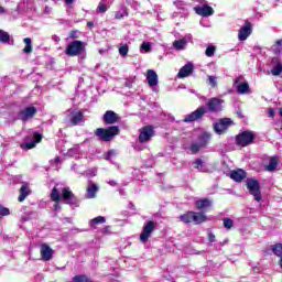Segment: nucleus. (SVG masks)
Listing matches in <instances>:
<instances>
[{
    "instance_id": "obj_1",
    "label": "nucleus",
    "mask_w": 282,
    "mask_h": 282,
    "mask_svg": "<svg viewBox=\"0 0 282 282\" xmlns=\"http://www.w3.org/2000/svg\"><path fill=\"white\" fill-rule=\"evenodd\" d=\"M61 197L64 199L65 204H68L69 206H76L78 204V199L72 193V189L69 187H63L59 189L58 187H54L51 193V199L52 202H55L53 208L54 210H61Z\"/></svg>"
},
{
    "instance_id": "obj_2",
    "label": "nucleus",
    "mask_w": 282,
    "mask_h": 282,
    "mask_svg": "<svg viewBox=\"0 0 282 282\" xmlns=\"http://www.w3.org/2000/svg\"><path fill=\"white\" fill-rule=\"evenodd\" d=\"M85 47H87V44L83 41L75 40L65 48L66 56L74 57V56H80V58H85Z\"/></svg>"
},
{
    "instance_id": "obj_3",
    "label": "nucleus",
    "mask_w": 282,
    "mask_h": 282,
    "mask_svg": "<svg viewBox=\"0 0 282 282\" xmlns=\"http://www.w3.org/2000/svg\"><path fill=\"white\" fill-rule=\"evenodd\" d=\"M118 133H120V128H118L117 126L109 127L108 129L99 128L95 132L97 138H99L104 142L111 141L113 139V135H118Z\"/></svg>"
},
{
    "instance_id": "obj_4",
    "label": "nucleus",
    "mask_w": 282,
    "mask_h": 282,
    "mask_svg": "<svg viewBox=\"0 0 282 282\" xmlns=\"http://www.w3.org/2000/svg\"><path fill=\"white\" fill-rule=\"evenodd\" d=\"M208 140H210V134H208V132H202L198 135L197 142L192 143L189 151L193 154L199 153V150L204 149V147H206V144H208Z\"/></svg>"
},
{
    "instance_id": "obj_5",
    "label": "nucleus",
    "mask_w": 282,
    "mask_h": 282,
    "mask_svg": "<svg viewBox=\"0 0 282 282\" xmlns=\"http://www.w3.org/2000/svg\"><path fill=\"white\" fill-rule=\"evenodd\" d=\"M247 187L250 193L256 199V202H261V186L259 185V181L254 178H248L247 180Z\"/></svg>"
},
{
    "instance_id": "obj_6",
    "label": "nucleus",
    "mask_w": 282,
    "mask_h": 282,
    "mask_svg": "<svg viewBox=\"0 0 282 282\" xmlns=\"http://www.w3.org/2000/svg\"><path fill=\"white\" fill-rule=\"evenodd\" d=\"M253 140L254 132L243 131L236 137V144H238V147H248V144H252Z\"/></svg>"
},
{
    "instance_id": "obj_7",
    "label": "nucleus",
    "mask_w": 282,
    "mask_h": 282,
    "mask_svg": "<svg viewBox=\"0 0 282 282\" xmlns=\"http://www.w3.org/2000/svg\"><path fill=\"white\" fill-rule=\"evenodd\" d=\"M207 111H210V113H219L220 111H224V99H219L217 97L210 98L207 104Z\"/></svg>"
},
{
    "instance_id": "obj_8",
    "label": "nucleus",
    "mask_w": 282,
    "mask_h": 282,
    "mask_svg": "<svg viewBox=\"0 0 282 282\" xmlns=\"http://www.w3.org/2000/svg\"><path fill=\"white\" fill-rule=\"evenodd\" d=\"M84 113L85 112L83 110L72 108L66 111V118H67V120H69V122H72V124L76 126V124H80V122H83Z\"/></svg>"
},
{
    "instance_id": "obj_9",
    "label": "nucleus",
    "mask_w": 282,
    "mask_h": 282,
    "mask_svg": "<svg viewBox=\"0 0 282 282\" xmlns=\"http://www.w3.org/2000/svg\"><path fill=\"white\" fill-rule=\"evenodd\" d=\"M231 124L232 120L230 118L220 119L214 124V131H216L218 135H221L223 133H226V131H228V127H230Z\"/></svg>"
},
{
    "instance_id": "obj_10",
    "label": "nucleus",
    "mask_w": 282,
    "mask_h": 282,
    "mask_svg": "<svg viewBox=\"0 0 282 282\" xmlns=\"http://www.w3.org/2000/svg\"><path fill=\"white\" fill-rule=\"evenodd\" d=\"M153 135H155V131L153 130V127L145 126L140 129L139 142L141 144H144V142H149L151 138H153Z\"/></svg>"
},
{
    "instance_id": "obj_11",
    "label": "nucleus",
    "mask_w": 282,
    "mask_h": 282,
    "mask_svg": "<svg viewBox=\"0 0 282 282\" xmlns=\"http://www.w3.org/2000/svg\"><path fill=\"white\" fill-rule=\"evenodd\" d=\"M153 230H155V223L153 220H150L143 227V230L140 235V241H142V243H147V241H149V238L153 234Z\"/></svg>"
},
{
    "instance_id": "obj_12",
    "label": "nucleus",
    "mask_w": 282,
    "mask_h": 282,
    "mask_svg": "<svg viewBox=\"0 0 282 282\" xmlns=\"http://www.w3.org/2000/svg\"><path fill=\"white\" fill-rule=\"evenodd\" d=\"M36 116V107L30 106L24 109H22L19 113L18 117L22 122H28V120H32Z\"/></svg>"
},
{
    "instance_id": "obj_13",
    "label": "nucleus",
    "mask_w": 282,
    "mask_h": 282,
    "mask_svg": "<svg viewBox=\"0 0 282 282\" xmlns=\"http://www.w3.org/2000/svg\"><path fill=\"white\" fill-rule=\"evenodd\" d=\"M41 140H43V137L40 133L35 132L32 135V141L21 143L20 147L23 151H30V149H34V147H36V144H39V142H41Z\"/></svg>"
},
{
    "instance_id": "obj_14",
    "label": "nucleus",
    "mask_w": 282,
    "mask_h": 282,
    "mask_svg": "<svg viewBox=\"0 0 282 282\" xmlns=\"http://www.w3.org/2000/svg\"><path fill=\"white\" fill-rule=\"evenodd\" d=\"M241 82V77H237L236 79H234V85L236 86V89L238 91V94L240 95H246V94H250V85H248L247 82Z\"/></svg>"
},
{
    "instance_id": "obj_15",
    "label": "nucleus",
    "mask_w": 282,
    "mask_h": 282,
    "mask_svg": "<svg viewBox=\"0 0 282 282\" xmlns=\"http://www.w3.org/2000/svg\"><path fill=\"white\" fill-rule=\"evenodd\" d=\"M147 80H148V85L149 87H151L152 91H155V87H158V73H155V70L153 69H148L147 70Z\"/></svg>"
},
{
    "instance_id": "obj_16",
    "label": "nucleus",
    "mask_w": 282,
    "mask_h": 282,
    "mask_svg": "<svg viewBox=\"0 0 282 282\" xmlns=\"http://www.w3.org/2000/svg\"><path fill=\"white\" fill-rule=\"evenodd\" d=\"M40 252L42 261H52V257H54V250L50 246L45 243L41 245Z\"/></svg>"
},
{
    "instance_id": "obj_17",
    "label": "nucleus",
    "mask_w": 282,
    "mask_h": 282,
    "mask_svg": "<svg viewBox=\"0 0 282 282\" xmlns=\"http://www.w3.org/2000/svg\"><path fill=\"white\" fill-rule=\"evenodd\" d=\"M194 12L199 17H213L215 14V10L208 4H204L202 7H194Z\"/></svg>"
},
{
    "instance_id": "obj_18",
    "label": "nucleus",
    "mask_w": 282,
    "mask_h": 282,
    "mask_svg": "<svg viewBox=\"0 0 282 282\" xmlns=\"http://www.w3.org/2000/svg\"><path fill=\"white\" fill-rule=\"evenodd\" d=\"M204 113H206V108L200 107L197 110H195L194 112L187 115L185 117V119L183 120V122H195V120H199V118H202V116H204Z\"/></svg>"
},
{
    "instance_id": "obj_19",
    "label": "nucleus",
    "mask_w": 282,
    "mask_h": 282,
    "mask_svg": "<svg viewBox=\"0 0 282 282\" xmlns=\"http://www.w3.org/2000/svg\"><path fill=\"white\" fill-rule=\"evenodd\" d=\"M98 184L94 183V181H88L86 188V199H94L96 197V193H98Z\"/></svg>"
},
{
    "instance_id": "obj_20",
    "label": "nucleus",
    "mask_w": 282,
    "mask_h": 282,
    "mask_svg": "<svg viewBox=\"0 0 282 282\" xmlns=\"http://www.w3.org/2000/svg\"><path fill=\"white\" fill-rule=\"evenodd\" d=\"M250 34H252V25L250 24V22H247L239 30L238 39H239V41H246L248 39V36H250Z\"/></svg>"
},
{
    "instance_id": "obj_21",
    "label": "nucleus",
    "mask_w": 282,
    "mask_h": 282,
    "mask_svg": "<svg viewBox=\"0 0 282 282\" xmlns=\"http://www.w3.org/2000/svg\"><path fill=\"white\" fill-rule=\"evenodd\" d=\"M29 195H32V189L30 188V183L24 182L22 183V186L20 188V195L18 197V202H25Z\"/></svg>"
},
{
    "instance_id": "obj_22",
    "label": "nucleus",
    "mask_w": 282,
    "mask_h": 282,
    "mask_svg": "<svg viewBox=\"0 0 282 282\" xmlns=\"http://www.w3.org/2000/svg\"><path fill=\"white\" fill-rule=\"evenodd\" d=\"M104 122H106V124H115V122H118V115L111 110L106 111Z\"/></svg>"
},
{
    "instance_id": "obj_23",
    "label": "nucleus",
    "mask_w": 282,
    "mask_h": 282,
    "mask_svg": "<svg viewBox=\"0 0 282 282\" xmlns=\"http://www.w3.org/2000/svg\"><path fill=\"white\" fill-rule=\"evenodd\" d=\"M230 178L234 180V182H243V180H246V171L243 170L231 171Z\"/></svg>"
},
{
    "instance_id": "obj_24",
    "label": "nucleus",
    "mask_w": 282,
    "mask_h": 282,
    "mask_svg": "<svg viewBox=\"0 0 282 282\" xmlns=\"http://www.w3.org/2000/svg\"><path fill=\"white\" fill-rule=\"evenodd\" d=\"M193 74V64H186L178 72V78H187Z\"/></svg>"
},
{
    "instance_id": "obj_25",
    "label": "nucleus",
    "mask_w": 282,
    "mask_h": 282,
    "mask_svg": "<svg viewBox=\"0 0 282 282\" xmlns=\"http://www.w3.org/2000/svg\"><path fill=\"white\" fill-rule=\"evenodd\" d=\"M278 166H279V159H276V156H271L269 159V164L265 165L264 169L265 171H269V173H274Z\"/></svg>"
},
{
    "instance_id": "obj_26",
    "label": "nucleus",
    "mask_w": 282,
    "mask_h": 282,
    "mask_svg": "<svg viewBox=\"0 0 282 282\" xmlns=\"http://www.w3.org/2000/svg\"><path fill=\"white\" fill-rule=\"evenodd\" d=\"M188 44V41L186 37H183L181 40H176L173 42L174 50H177L178 52H182V50L186 48V45Z\"/></svg>"
},
{
    "instance_id": "obj_27",
    "label": "nucleus",
    "mask_w": 282,
    "mask_h": 282,
    "mask_svg": "<svg viewBox=\"0 0 282 282\" xmlns=\"http://www.w3.org/2000/svg\"><path fill=\"white\" fill-rule=\"evenodd\" d=\"M273 63L275 65L271 69L272 76H281V74H282V63H281V61L274 58Z\"/></svg>"
},
{
    "instance_id": "obj_28",
    "label": "nucleus",
    "mask_w": 282,
    "mask_h": 282,
    "mask_svg": "<svg viewBox=\"0 0 282 282\" xmlns=\"http://www.w3.org/2000/svg\"><path fill=\"white\" fill-rule=\"evenodd\" d=\"M213 206V200L205 198L196 202V208L198 210H204L205 208H210Z\"/></svg>"
},
{
    "instance_id": "obj_29",
    "label": "nucleus",
    "mask_w": 282,
    "mask_h": 282,
    "mask_svg": "<svg viewBox=\"0 0 282 282\" xmlns=\"http://www.w3.org/2000/svg\"><path fill=\"white\" fill-rule=\"evenodd\" d=\"M140 52L141 54H150V52H153V46L151 45V42H143L140 45Z\"/></svg>"
},
{
    "instance_id": "obj_30",
    "label": "nucleus",
    "mask_w": 282,
    "mask_h": 282,
    "mask_svg": "<svg viewBox=\"0 0 282 282\" xmlns=\"http://www.w3.org/2000/svg\"><path fill=\"white\" fill-rule=\"evenodd\" d=\"M194 224H204V221H206V215H204L203 213H194L193 212V220Z\"/></svg>"
},
{
    "instance_id": "obj_31",
    "label": "nucleus",
    "mask_w": 282,
    "mask_h": 282,
    "mask_svg": "<svg viewBox=\"0 0 282 282\" xmlns=\"http://www.w3.org/2000/svg\"><path fill=\"white\" fill-rule=\"evenodd\" d=\"M25 47L23 48L24 54H32V39L25 37L23 40Z\"/></svg>"
},
{
    "instance_id": "obj_32",
    "label": "nucleus",
    "mask_w": 282,
    "mask_h": 282,
    "mask_svg": "<svg viewBox=\"0 0 282 282\" xmlns=\"http://www.w3.org/2000/svg\"><path fill=\"white\" fill-rule=\"evenodd\" d=\"M180 220L183 221V224H191V221H193V212L181 215Z\"/></svg>"
},
{
    "instance_id": "obj_33",
    "label": "nucleus",
    "mask_w": 282,
    "mask_h": 282,
    "mask_svg": "<svg viewBox=\"0 0 282 282\" xmlns=\"http://www.w3.org/2000/svg\"><path fill=\"white\" fill-rule=\"evenodd\" d=\"M0 43H10V34L3 30H0Z\"/></svg>"
},
{
    "instance_id": "obj_34",
    "label": "nucleus",
    "mask_w": 282,
    "mask_h": 282,
    "mask_svg": "<svg viewBox=\"0 0 282 282\" xmlns=\"http://www.w3.org/2000/svg\"><path fill=\"white\" fill-rule=\"evenodd\" d=\"M107 221L104 216H98L89 221L90 226H97L98 224H105Z\"/></svg>"
},
{
    "instance_id": "obj_35",
    "label": "nucleus",
    "mask_w": 282,
    "mask_h": 282,
    "mask_svg": "<svg viewBox=\"0 0 282 282\" xmlns=\"http://www.w3.org/2000/svg\"><path fill=\"white\" fill-rule=\"evenodd\" d=\"M272 252L276 256V257H282V243H276L274 246H272Z\"/></svg>"
},
{
    "instance_id": "obj_36",
    "label": "nucleus",
    "mask_w": 282,
    "mask_h": 282,
    "mask_svg": "<svg viewBox=\"0 0 282 282\" xmlns=\"http://www.w3.org/2000/svg\"><path fill=\"white\" fill-rule=\"evenodd\" d=\"M207 85L213 88L217 87V75H209L207 78Z\"/></svg>"
},
{
    "instance_id": "obj_37",
    "label": "nucleus",
    "mask_w": 282,
    "mask_h": 282,
    "mask_svg": "<svg viewBox=\"0 0 282 282\" xmlns=\"http://www.w3.org/2000/svg\"><path fill=\"white\" fill-rule=\"evenodd\" d=\"M108 8H107V3L105 2V0H101L97 7V12L105 14V12H107Z\"/></svg>"
},
{
    "instance_id": "obj_38",
    "label": "nucleus",
    "mask_w": 282,
    "mask_h": 282,
    "mask_svg": "<svg viewBox=\"0 0 282 282\" xmlns=\"http://www.w3.org/2000/svg\"><path fill=\"white\" fill-rule=\"evenodd\" d=\"M272 51L274 52V54H281V51H282V40H279V41L272 46Z\"/></svg>"
},
{
    "instance_id": "obj_39",
    "label": "nucleus",
    "mask_w": 282,
    "mask_h": 282,
    "mask_svg": "<svg viewBox=\"0 0 282 282\" xmlns=\"http://www.w3.org/2000/svg\"><path fill=\"white\" fill-rule=\"evenodd\" d=\"M223 224L227 230H230V228H232V226H235V221L230 218L223 219Z\"/></svg>"
},
{
    "instance_id": "obj_40",
    "label": "nucleus",
    "mask_w": 282,
    "mask_h": 282,
    "mask_svg": "<svg viewBox=\"0 0 282 282\" xmlns=\"http://www.w3.org/2000/svg\"><path fill=\"white\" fill-rule=\"evenodd\" d=\"M119 54L120 56H127L129 54V45L123 44L119 47Z\"/></svg>"
},
{
    "instance_id": "obj_41",
    "label": "nucleus",
    "mask_w": 282,
    "mask_h": 282,
    "mask_svg": "<svg viewBox=\"0 0 282 282\" xmlns=\"http://www.w3.org/2000/svg\"><path fill=\"white\" fill-rule=\"evenodd\" d=\"M129 13L127 12V9H122L121 11H117L115 14V19H124Z\"/></svg>"
},
{
    "instance_id": "obj_42",
    "label": "nucleus",
    "mask_w": 282,
    "mask_h": 282,
    "mask_svg": "<svg viewBox=\"0 0 282 282\" xmlns=\"http://www.w3.org/2000/svg\"><path fill=\"white\" fill-rule=\"evenodd\" d=\"M193 164L194 169H197V171H204V162L202 159H197Z\"/></svg>"
},
{
    "instance_id": "obj_43",
    "label": "nucleus",
    "mask_w": 282,
    "mask_h": 282,
    "mask_svg": "<svg viewBox=\"0 0 282 282\" xmlns=\"http://www.w3.org/2000/svg\"><path fill=\"white\" fill-rule=\"evenodd\" d=\"M73 282H91L86 275H76L73 278Z\"/></svg>"
},
{
    "instance_id": "obj_44",
    "label": "nucleus",
    "mask_w": 282,
    "mask_h": 282,
    "mask_svg": "<svg viewBox=\"0 0 282 282\" xmlns=\"http://www.w3.org/2000/svg\"><path fill=\"white\" fill-rule=\"evenodd\" d=\"M8 215H10V209L0 205V219L1 217H8Z\"/></svg>"
},
{
    "instance_id": "obj_45",
    "label": "nucleus",
    "mask_w": 282,
    "mask_h": 282,
    "mask_svg": "<svg viewBox=\"0 0 282 282\" xmlns=\"http://www.w3.org/2000/svg\"><path fill=\"white\" fill-rule=\"evenodd\" d=\"M174 6L178 8V10H184L186 8V2L182 0H176L173 2Z\"/></svg>"
},
{
    "instance_id": "obj_46",
    "label": "nucleus",
    "mask_w": 282,
    "mask_h": 282,
    "mask_svg": "<svg viewBox=\"0 0 282 282\" xmlns=\"http://www.w3.org/2000/svg\"><path fill=\"white\" fill-rule=\"evenodd\" d=\"M111 158H116V150L108 151V153L105 156V160H107L108 162H111Z\"/></svg>"
},
{
    "instance_id": "obj_47",
    "label": "nucleus",
    "mask_w": 282,
    "mask_h": 282,
    "mask_svg": "<svg viewBox=\"0 0 282 282\" xmlns=\"http://www.w3.org/2000/svg\"><path fill=\"white\" fill-rule=\"evenodd\" d=\"M206 56H215V46H208L205 51Z\"/></svg>"
},
{
    "instance_id": "obj_48",
    "label": "nucleus",
    "mask_w": 282,
    "mask_h": 282,
    "mask_svg": "<svg viewBox=\"0 0 282 282\" xmlns=\"http://www.w3.org/2000/svg\"><path fill=\"white\" fill-rule=\"evenodd\" d=\"M79 151H80V144H77L74 148L68 150V154L74 155V153H79Z\"/></svg>"
},
{
    "instance_id": "obj_49",
    "label": "nucleus",
    "mask_w": 282,
    "mask_h": 282,
    "mask_svg": "<svg viewBox=\"0 0 282 282\" xmlns=\"http://www.w3.org/2000/svg\"><path fill=\"white\" fill-rule=\"evenodd\" d=\"M208 240L210 243H215V234L212 231H208Z\"/></svg>"
},
{
    "instance_id": "obj_50",
    "label": "nucleus",
    "mask_w": 282,
    "mask_h": 282,
    "mask_svg": "<svg viewBox=\"0 0 282 282\" xmlns=\"http://www.w3.org/2000/svg\"><path fill=\"white\" fill-rule=\"evenodd\" d=\"M25 8V2H20L17 7V11L21 12V10H23Z\"/></svg>"
},
{
    "instance_id": "obj_51",
    "label": "nucleus",
    "mask_w": 282,
    "mask_h": 282,
    "mask_svg": "<svg viewBox=\"0 0 282 282\" xmlns=\"http://www.w3.org/2000/svg\"><path fill=\"white\" fill-rule=\"evenodd\" d=\"M96 173H98V170H93V171H88L87 175H89L90 177H96Z\"/></svg>"
},
{
    "instance_id": "obj_52",
    "label": "nucleus",
    "mask_w": 282,
    "mask_h": 282,
    "mask_svg": "<svg viewBox=\"0 0 282 282\" xmlns=\"http://www.w3.org/2000/svg\"><path fill=\"white\" fill-rule=\"evenodd\" d=\"M69 36L70 39H78V31H72Z\"/></svg>"
},
{
    "instance_id": "obj_53",
    "label": "nucleus",
    "mask_w": 282,
    "mask_h": 282,
    "mask_svg": "<svg viewBox=\"0 0 282 282\" xmlns=\"http://www.w3.org/2000/svg\"><path fill=\"white\" fill-rule=\"evenodd\" d=\"M52 41H54L55 43H58L61 41V37H58V35H53Z\"/></svg>"
},
{
    "instance_id": "obj_54",
    "label": "nucleus",
    "mask_w": 282,
    "mask_h": 282,
    "mask_svg": "<svg viewBox=\"0 0 282 282\" xmlns=\"http://www.w3.org/2000/svg\"><path fill=\"white\" fill-rule=\"evenodd\" d=\"M274 110L273 108H269V118H273L274 117Z\"/></svg>"
},
{
    "instance_id": "obj_55",
    "label": "nucleus",
    "mask_w": 282,
    "mask_h": 282,
    "mask_svg": "<svg viewBox=\"0 0 282 282\" xmlns=\"http://www.w3.org/2000/svg\"><path fill=\"white\" fill-rule=\"evenodd\" d=\"M110 229H111V227H109V226H108V227H105V228L102 229L104 235H107Z\"/></svg>"
},
{
    "instance_id": "obj_56",
    "label": "nucleus",
    "mask_w": 282,
    "mask_h": 282,
    "mask_svg": "<svg viewBox=\"0 0 282 282\" xmlns=\"http://www.w3.org/2000/svg\"><path fill=\"white\" fill-rule=\"evenodd\" d=\"M66 6H72V3H74V0H64Z\"/></svg>"
},
{
    "instance_id": "obj_57",
    "label": "nucleus",
    "mask_w": 282,
    "mask_h": 282,
    "mask_svg": "<svg viewBox=\"0 0 282 282\" xmlns=\"http://www.w3.org/2000/svg\"><path fill=\"white\" fill-rule=\"evenodd\" d=\"M6 12H7V11H6V8H3V7L0 6V14H6Z\"/></svg>"
},
{
    "instance_id": "obj_58",
    "label": "nucleus",
    "mask_w": 282,
    "mask_h": 282,
    "mask_svg": "<svg viewBox=\"0 0 282 282\" xmlns=\"http://www.w3.org/2000/svg\"><path fill=\"white\" fill-rule=\"evenodd\" d=\"M108 184H109L110 186H116V181H109Z\"/></svg>"
},
{
    "instance_id": "obj_59",
    "label": "nucleus",
    "mask_w": 282,
    "mask_h": 282,
    "mask_svg": "<svg viewBox=\"0 0 282 282\" xmlns=\"http://www.w3.org/2000/svg\"><path fill=\"white\" fill-rule=\"evenodd\" d=\"M87 25L88 28H94V22H88Z\"/></svg>"
},
{
    "instance_id": "obj_60",
    "label": "nucleus",
    "mask_w": 282,
    "mask_h": 282,
    "mask_svg": "<svg viewBox=\"0 0 282 282\" xmlns=\"http://www.w3.org/2000/svg\"><path fill=\"white\" fill-rule=\"evenodd\" d=\"M54 162H61V158H59V156H56V158L54 159Z\"/></svg>"
},
{
    "instance_id": "obj_61",
    "label": "nucleus",
    "mask_w": 282,
    "mask_h": 282,
    "mask_svg": "<svg viewBox=\"0 0 282 282\" xmlns=\"http://www.w3.org/2000/svg\"><path fill=\"white\" fill-rule=\"evenodd\" d=\"M280 268L282 269V257H280Z\"/></svg>"
},
{
    "instance_id": "obj_62",
    "label": "nucleus",
    "mask_w": 282,
    "mask_h": 282,
    "mask_svg": "<svg viewBox=\"0 0 282 282\" xmlns=\"http://www.w3.org/2000/svg\"><path fill=\"white\" fill-rule=\"evenodd\" d=\"M99 54H105V50H99Z\"/></svg>"
},
{
    "instance_id": "obj_63",
    "label": "nucleus",
    "mask_w": 282,
    "mask_h": 282,
    "mask_svg": "<svg viewBox=\"0 0 282 282\" xmlns=\"http://www.w3.org/2000/svg\"><path fill=\"white\" fill-rule=\"evenodd\" d=\"M280 116H282V108H280Z\"/></svg>"
}]
</instances>
